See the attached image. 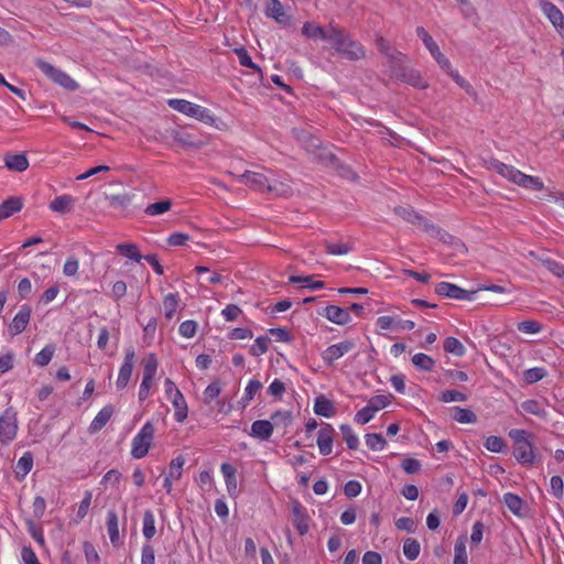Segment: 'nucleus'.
<instances>
[{
    "label": "nucleus",
    "instance_id": "obj_15",
    "mask_svg": "<svg viewBox=\"0 0 564 564\" xmlns=\"http://www.w3.org/2000/svg\"><path fill=\"white\" fill-rule=\"evenodd\" d=\"M336 26L337 25L329 24L327 28H323L313 21H307L302 26V34L307 39L324 40L330 42L333 29H336Z\"/></svg>",
    "mask_w": 564,
    "mask_h": 564
},
{
    "label": "nucleus",
    "instance_id": "obj_59",
    "mask_svg": "<svg viewBox=\"0 0 564 564\" xmlns=\"http://www.w3.org/2000/svg\"><path fill=\"white\" fill-rule=\"evenodd\" d=\"M270 339L267 336H259L250 347V354L252 356H261L269 349Z\"/></svg>",
    "mask_w": 564,
    "mask_h": 564
},
{
    "label": "nucleus",
    "instance_id": "obj_60",
    "mask_svg": "<svg viewBox=\"0 0 564 564\" xmlns=\"http://www.w3.org/2000/svg\"><path fill=\"white\" fill-rule=\"evenodd\" d=\"M375 410L370 405H366L362 409H360L354 417V421L357 424L364 425L370 422L376 416Z\"/></svg>",
    "mask_w": 564,
    "mask_h": 564
},
{
    "label": "nucleus",
    "instance_id": "obj_19",
    "mask_svg": "<svg viewBox=\"0 0 564 564\" xmlns=\"http://www.w3.org/2000/svg\"><path fill=\"white\" fill-rule=\"evenodd\" d=\"M334 435L335 430L328 423H324L319 429L316 443L322 455L326 456L333 452Z\"/></svg>",
    "mask_w": 564,
    "mask_h": 564
},
{
    "label": "nucleus",
    "instance_id": "obj_31",
    "mask_svg": "<svg viewBox=\"0 0 564 564\" xmlns=\"http://www.w3.org/2000/svg\"><path fill=\"white\" fill-rule=\"evenodd\" d=\"M174 408V420L178 423H183L188 415V406L183 393L178 395H174V398L170 399Z\"/></svg>",
    "mask_w": 564,
    "mask_h": 564
},
{
    "label": "nucleus",
    "instance_id": "obj_44",
    "mask_svg": "<svg viewBox=\"0 0 564 564\" xmlns=\"http://www.w3.org/2000/svg\"><path fill=\"white\" fill-rule=\"evenodd\" d=\"M56 347L54 344H47L41 351H39L34 357V364L39 367H45L47 366L54 354H55Z\"/></svg>",
    "mask_w": 564,
    "mask_h": 564
},
{
    "label": "nucleus",
    "instance_id": "obj_4",
    "mask_svg": "<svg viewBox=\"0 0 564 564\" xmlns=\"http://www.w3.org/2000/svg\"><path fill=\"white\" fill-rule=\"evenodd\" d=\"M510 438L513 441V455L521 465L532 466L535 462V453L533 447V435L520 429H513L509 432Z\"/></svg>",
    "mask_w": 564,
    "mask_h": 564
},
{
    "label": "nucleus",
    "instance_id": "obj_62",
    "mask_svg": "<svg viewBox=\"0 0 564 564\" xmlns=\"http://www.w3.org/2000/svg\"><path fill=\"white\" fill-rule=\"evenodd\" d=\"M399 318L394 316L383 315L379 316L376 321V325L382 330H394L398 329Z\"/></svg>",
    "mask_w": 564,
    "mask_h": 564
},
{
    "label": "nucleus",
    "instance_id": "obj_46",
    "mask_svg": "<svg viewBox=\"0 0 564 564\" xmlns=\"http://www.w3.org/2000/svg\"><path fill=\"white\" fill-rule=\"evenodd\" d=\"M420 552H421V545L416 539L408 538L404 540L403 554L408 560H410V561L416 560L420 555Z\"/></svg>",
    "mask_w": 564,
    "mask_h": 564
},
{
    "label": "nucleus",
    "instance_id": "obj_2",
    "mask_svg": "<svg viewBox=\"0 0 564 564\" xmlns=\"http://www.w3.org/2000/svg\"><path fill=\"white\" fill-rule=\"evenodd\" d=\"M488 167L523 188L533 191H542L544 188V184L540 177L527 175L514 166L505 164L499 160L491 159L488 163Z\"/></svg>",
    "mask_w": 564,
    "mask_h": 564
},
{
    "label": "nucleus",
    "instance_id": "obj_51",
    "mask_svg": "<svg viewBox=\"0 0 564 564\" xmlns=\"http://www.w3.org/2000/svg\"><path fill=\"white\" fill-rule=\"evenodd\" d=\"M235 53L238 56L240 65L253 69L256 73L259 74L260 77H262L261 68L252 62L249 53L245 47L235 48Z\"/></svg>",
    "mask_w": 564,
    "mask_h": 564
},
{
    "label": "nucleus",
    "instance_id": "obj_17",
    "mask_svg": "<svg viewBox=\"0 0 564 564\" xmlns=\"http://www.w3.org/2000/svg\"><path fill=\"white\" fill-rule=\"evenodd\" d=\"M239 182L248 185L256 191H272L273 187L270 185L268 177L259 172L246 171L239 176Z\"/></svg>",
    "mask_w": 564,
    "mask_h": 564
},
{
    "label": "nucleus",
    "instance_id": "obj_38",
    "mask_svg": "<svg viewBox=\"0 0 564 564\" xmlns=\"http://www.w3.org/2000/svg\"><path fill=\"white\" fill-rule=\"evenodd\" d=\"M290 283L301 284L303 288H307L311 290H321L325 286L323 281L314 280L312 275H291L289 278Z\"/></svg>",
    "mask_w": 564,
    "mask_h": 564
},
{
    "label": "nucleus",
    "instance_id": "obj_33",
    "mask_svg": "<svg viewBox=\"0 0 564 564\" xmlns=\"http://www.w3.org/2000/svg\"><path fill=\"white\" fill-rule=\"evenodd\" d=\"M314 412L317 415L329 419L335 415V408L330 400L324 395H319L315 399Z\"/></svg>",
    "mask_w": 564,
    "mask_h": 564
},
{
    "label": "nucleus",
    "instance_id": "obj_53",
    "mask_svg": "<svg viewBox=\"0 0 564 564\" xmlns=\"http://www.w3.org/2000/svg\"><path fill=\"white\" fill-rule=\"evenodd\" d=\"M339 430L343 434V438L346 442L348 448L350 449H357L359 446V438L348 424H341L339 426Z\"/></svg>",
    "mask_w": 564,
    "mask_h": 564
},
{
    "label": "nucleus",
    "instance_id": "obj_64",
    "mask_svg": "<svg viewBox=\"0 0 564 564\" xmlns=\"http://www.w3.org/2000/svg\"><path fill=\"white\" fill-rule=\"evenodd\" d=\"M517 328L524 334H539L542 330L541 324L532 319L518 323Z\"/></svg>",
    "mask_w": 564,
    "mask_h": 564
},
{
    "label": "nucleus",
    "instance_id": "obj_40",
    "mask_svg": "<svg viewBox=\"0 0 564 564\" xmlns=\"http://www.w3.org/2000/svg\"><path fill=\"white\" fill-rule=\"evenodd\" d=\"M116 251L135 262H140L142 259L139 247L135 243H119L116 247Z\"/></svg>",
    "mask_w": 564,
    "mask_h": 564
},
{
    "label": "nucleus",
    "instance_id": "obj_9",
    "mask_svg": "<svg viewBox=\"0 0 564 564\" xmlns=\"http://www.w3.org/2000/svg\"><path fill=\"white\" fill-rule=\"evenodd\" d=\"M167 105L172 109H174L181 113H184L188 117L198 119L199 121L208 122V121L213 120V117H212L209 110H207L206 108H204L199 105L193 104L188 100L170 99V100H167Z\"/></svg>",
    "mask_w": 564,
    "mask_h": 564
},
{
    "label": "nucleus",
    "instance_id": "obj_27",
    "mask_svg": "<svg viewBox=\"0 0 564 564\" xmlns=\"http://www.w3.org/2000/svg\"><path fill=\"white\" fill-rule=\"evenodd\" d=\"M405 62L406 56L399 51L387 57V66L389 67L392 77L398 79L400 74L408 68Z\"/></svg>",
    "mask_w": 564,
    "mask_h": 564
},
{
    "label": "nucleus",
    "instance_id": "obj_61",
    "mask_svg": "<svg viewBox=\"0 0 564 564\" xmlns=\"http://www.w3.org/2000/svg\"><path fill=\"white\" fill-rule=\"evenodd\" d=\"M198 324L193 319H187L181 323L178 333L184 338H193L197 333Z\"/></svg>",
    "mask_w": 564,
    "mask_h": 564
},
{
    "label": "nucleus",
    "instance_id": "obj_3",
    "mask_svg": "<svg viewBox=\"0 0 564 564\" xmlns=\"http://www.w3.org/2000/svg\"><path fill=\"white\" fill-rule=\"evenodd\" d=\"M333 148L325 143H310L306 151L316 163L337 171L343 177L355 180L357 177L356 174L348 166L340 163L333 152Z\"/></svg>",
    "mask_w": 564,
    "mask_h": 564
},
{
    "label": "nucleus",
    "instance_id": "obj_48",
    "mask_svg": "<svg viewBox=\"0 0 564 564\" xmlns=\"http://www.w3.org/2000/svg\"><path fill=\"white\" fill-rule=\"evenodd\" d=\"M134 195L131 193H122V194H112L107 196L109 205L113 208H126L128 207Z\"/></svg>",
    "mask_w": 564,
    "mask_h": 564
},
{
    "label": "nucleus",
    "instance_id": "obj_56",
    "mask_svg": "<svg viewBox=\"0 0 564 564\" xmlns=\"http://www.w3.org/2000/svg\"><path fill=\"white\" fill-rule=\"evenodd\" d=\"M220 392H221V384L219 381H214V382L209 383L203 392L204 403L210 404L214 400H216L220 395Z\"/></svg>",
    "mask_w": 564,
    "mask_h": 564
},
{
    "label": "nucleus",
    "instance_id": "obj_34",
    "mask_svg": "<svg viewBox=\"0 0 564 564\" xmlns=\"http://www.w3.org/2000/svg\"><path fill=\"white\" fill-rule=\"evenodd\" d=\"M398 79L412 85L415 88H425L427 86L420 73L410 67L401 73Z\"/></svg>",
    "mask_w": 564,
    "mask_h": 564
},
{
    "label": "nucleus",
    "instance_id": "obj_8",
    "mask_svg": "<svg viewBox=\"0 0 564 564\" xmlns=\"http://www.w3.org/2000/svg\"><path fill=\"white\" fill-rule=\"evenodd\" d=\"M36 67L46 75L50 79H52L55 84L74 91L78 88V84L65 72L54 67L52 64L37 58L35 61Z\"/></svg>",
    "mask_w": 564,
    "mask_h": 564
},
{
    "label": "nucleus",
    "instance_id": "obj_26",
    "mask_svg": "<svg viewBox=\"0 0 564 564\" xmlns=\"http://www.w3.org/2000/svg\"><path fill=\"white\" fill-rule=\"evenodd\" d=\"M113 414V406L111 404L104 406L94 420L90 422L88 427L90 433H97L106 426Z\"/></svg>",
    "mask_w": 564,
    "mask_h": 564
},
{
    "label": "nucleus",
    "instance_id": "obj_63",
    "mask_svg": "<svg viewBox=\"0 0 564 564\" xmlns=\"http://www.w3.org/2000/svg\"><path fill=\"white\" fill-rule=\"evenodd\" d=\"M440 400L445 403L465 402L467 397L465 393L457 390H445L441 393Z\"/></svg>",
    "mask_w": 564,
    "mask_h": 564
},
{
    "label": "nucleus",
    "instance_id": "obj_43",
    "mask_svg": "<svg viewBox=\"0 0 564 564\" xmlns=\"http://www.w3.org/2000/svg\"><path fill=\"white\" fill-rule=\"evenodd\" d=\"M452 417L454 421L462 424L475 423L477 421V416L471 410L459 406L452 409Z\"/></svg>",
    "mask_w": 564,
    "mask_h": 564
},
{
    "label": "nucleus",
    "instance_id": "obj_32",
    "mask_svg": "<svg viewBox=\"0 0 564 564\" xmlns=\"http://www.w3.org/2000/svg\"><path fill=\"white\" fill-rule=\"evenodd\" d=\"M107 532L110 539V542L113 545H118L120 542V532H119V519L117 513L113 510H109L107 512Z\"/></svg>",
    "mask_w": 564,
    "mask_h": 564
},
{
    "label": "nucleus",
    "instance_id": "obj_52",
    "mask_svg": "<svg viewBox=\"0 0 564 564\" xmlns=\"http://www.w3.org/2000/svg\"><path fill=\"white\" fill-rule=\"evenodd\" d=\"M547 376V371L543 367H533L527 369L523 372V379L528 384H533L535 382L541 381Z\"/></svg>",
    "mask_w": 564,
    "mask_h": 564
},
{
    "label": "nucleus",
    "instance_id": "obj_22",
    "mask_svg": "<svg viewBox=\"0 0 564 564\" xmlns=\"http://www.w3.org/2000/svg\"><path fill=\"white\" fill-rule=\"evenodd\" d=\"M76 197L72 195H59L56 196L51 203L48 204L50 210L53 213H57L61 215L69 214L74 210L75 204H76Z\"/></svg>",
    "mask_w": 564,
    "mask_h": 564
},
{
    "label": "nucleus",
    "instance_id": "obj_36",
    "mask_svg": "<svg viewBox=\"0 0 564 564\" xmlns=\"http://www.w3.org/2000/svg\"><path fill=\"white\" fill-rule=\"evenodd\" d=\"M503 502L514 516H517V517L523 516L522 511H523L524 502L519 496H517L512 492H507L503 495Z\"/></svg>",
    "mask_w": 564,
    "mask_h": 564
},
{
    "label": "nucleus",
    "instance_id": "obj_18",
    "mask_svg": "<svg viewBox=\"0 0 564 564\" xmlns=\"http://www.w3.org/2000/svg\"><path fill=\"white\" fill-rule=\"evenodd\" d=\"M31 313L32 310L28 304L20 307L19 312L9 325V333L12 336L19 335L25 330L31 319Z\"/></svg>",
    "mask_w": 564,
    "mask_h": 564
},
{
    "label": "nucleus",
    "instance_id": "obj_14",
    "mask_svg": "<svg viewBox=\"0 0 564 564\" xmlns=\"http://www.w3.org/2000/svg\"><path fill=\"white\" fill-rule=\"evenodd\" d=\"M292 520L300 535H305L310 530V516L307 509L297 500L292 502Z\"/></svg>",
    "mask_w": 564,
    "mask_h": 564
},
{
    "label": "nucleus",
    "instance_id": "obj_5",
    "mask_svg": "<svg viewBox=\"0 0 564 564\" xmlns=\"http://www.w3.org/2000/svg\"><path fill=\"white\" fill-rule=\"evenodd\" d=\"M156 429L151 421H147L131 441L130 454L134 459L145 457L152 447Z\"/></svg>",
    "mask_w": 564,
    "mask_h": 564
},
{
    "label": "nucleus",
    "instance_id": "obj_35",
    "mask_svg": "<svg viewBox=\"0 0 564 564\" xmlns=\"http://www.w3.org/2000/svg\"><path fill=\"white\" fill-rule=\"evenodd\" d=\"M142 534L148 541L153 539L154 535L156 534L155 517L153 511L150 509L145 510L143 513Z\"/></svg>",
    "mask_w": 564,
    "mask_h": 564
},
{
    "label": "nucleus",
    "instance_id": "obj_10",
    "mask_svg": "<svg viewBox=\"0 0 564 564\" xmlns=\"http://www.w3.org/2000/svg\"><path fill=\"white\" fill-rule=\"evenodd\" d=\"M435 293L444 297L470 302L475 300L477 291H468L449 282H440L435 286Z\"/></svg>",
    "mask_w": 564,
    "mask_h": 564
},
{
    "label": "nucleus",
    "instance_id": "obj_29",
    "mask_svg": "<svg viewBox=\"0 0 564 564\" xmlns=\"http://www.w3.org/2000/svg\"><path fill=\"white\" fill-rule=\"evenodd\" d=\"M521 409L523 412L535 415L543 420H546L549 415L545 404L534 399L523 401L521 403Z\"/></svg>",
    "mask_w": 564,
    "mask_h": 564
},
{
    "label": "nucleus",
    "instance_id": "obj_12",
    "mask_svg": "<svg viewBox=\"0 0 564 564\" xmlns=\"http://www.w3.org/2000/svg\"><path fill=\"white\" fill-rule=\"evenodd\" d=\"M395 214L403 220L417 226L425 232L432 234L436 230V227L432 223H430L423 215L419 214L412 208L398 207L395 208Z\"/></svg>",
    "mask_w": 564,
    "mask_h": 564
},
{
    "label": "nucleus",
    "instance_id": "obj_57",
    "mask_svg": "<svg viewBox=\"0 0 564 564\" xmlns=\"http://www.w3.org/2000/svg\"><path fill=\"white\" fill-rule=\"evenodd\" d=\"M416 34L424 43L425 47L430 51V53L433 55L435 53H438L440 47L435 43V41L432 39V36L427 33V31L423 26L416 28Z\"/></svg>",
    "mask_w": 564,
    "mask_h": 564
},
{
    "label": "nucleus",
    "instance_id": "obj_30",
    "mask_svg": "<svg viewBox=\"0 0 564 564\" xmlns=\"http://www.w3.org/2000/svg\"><path fill=\"white\" fill-rule=\"evenodd\" d=\"M22 200L19 197H10L0 204V221L19 213L22 209Z\"/></svg>",
    "mask_w": 564,
    "mask_h": 564
},
{
    "label": "nucleus",
    "instance_id": "obj_16",
    "mask_svg": "<svg viewBox=\"0 0 564 564\" xmlns=\"http://www.w3.org/2000/svg\"><path fill=\"white\" fill-rule=\"evenodd\" d=\"M539 6L558 33L564 35V15L561 10L555 4L546 0H541Z\"/></svg>",
    "mask_w": 564,
    "mask_h": 564
},
{
    "label": "nucleus",
    "instance_id": "obj_42",
    "mask_svg": "<svg viewBox=\"0 0 564 564\" xmlns=\"http://www.w3.org/2000/svg\"><path fill=\"white\" fill-rule=\"evenodd\" d=\"M265 13L279 23H283L286 20L284 9L280 0H270L267 4Z\"/></svg>",
    "mask_w": 564,
    "mask_h": 564
},
{
    "label": "nucleus",
    "instance_id": "obj_50",
    "mask_svg": "<svg viewBox=\"0 0 564 564\" xmlns=\"http://www.w3.org/2000/svg\"><path fill=\"white\" fill-rule=\"evenodd\" d=\"M366 445L369 449L379 452L382 451L386 445L387 441L384 437L379 433H368L365 436Z\"/></svg>",
    "mask_w": 564,
    "mask_h": 564
},
{
    "label": "nucleus",
    "instance_id": "obj_1",
    "mask_svg": "<svg viewBox=\"0 0 564 564\" xmlns=\"http://www.w3.org/2000/svg\"><path fill=\"white\" fill-rule=\"evenodd\" d=\"M330 44L335 52L347 61L357 62L366 56L362 44L352 40L343 28L336 26V29H333Z\"/></svg>",
    "mask_w": 564,
    "mask_h": 564
},
{
    "label": "nucleus",
    "instance_id": "obj_37",
    "mask_svg": "<svg viewBox=\"0 0 564 564\" xmlns=\"http://www.w3.org/2000/svg\"><path fill=\"white\" fill-rule=\"evenodd\" d=\"M33 467V455L31 452H25L15 465V475L19 478H24Z\"/></svg>",
    "mask_w": 564,
    "mask_h": 564
},
{
    "label": "nucleus",
    "instance_id": "obj_20",
    "mask_svg": "<svg viewBox=\"0 0 564 564\" xmlns=\"http://www.w3.org/2000/svg\"><path fill=\"white\" fill-rule=\"evenodd\" d=\"M220 471L223 474L226 490L229 497L236 499L239 495L238 481H237V468L229 463H223L220 465Z\"/></svg>",
    "mask_w": 564,
    "mask_h": 564
},
{
    "label": "nucleus",
    "instance_id": "obj_41",
    "mask_svg": "<svg viewBox=\"0 0 564 564\" xmlns=\"http://www.w3.org/2000/svg\"><path fill=\"white\" fill-rule=\"evenodd\" d=\"M411 361L416 369L423 371H432L435 367V360L431 356L423 352L413 355Z\"/></svg>",
    "mask_w": 564,
    "mask_h": 564
},
{
    "label": "nucleus",
    "instance_id": "obj_54",
    "mask_svg": "<svg viewBox=\"0 0 564 564\" xmlns=\"http://www.w3.org/2000/svg\"><path fill=\"white\" fill-rule=\"evenodd\" d=\"M454 561L453 564H467L468 556L466 551V542L464 539H458L454 546Z\"/></svg>",
    "mask_w": 564,
    "mask_h": 564
},
{
    "label": "nucleus",
    "instance_id": "obj_7",
    "mask_svg": "<svg viewBox=\"0 0 564 564\" xmlns=\"http://www.w3.org/2000/svg\"><path fill=\"white\" fill-rule=\"evenodd\" d=\"M18 416L12 406H8L0 414V444L3 446L12 443L18 435Z\"/></svg>",
    "mask_w": 564,
    "mask_h": 564
},
{
    "label": "nucleus",
    "instance_id": "obj_11",
    "mask_svg": "<svg viewBox=\"0 0 564 564\" xmlns=\"http://www.w3.org/2000/svg\"><path fill=\"white\" fill-rule=\"evenodd\" d=\"M356 347L354 340H343L328 346L322 351L321 357L327 366H333L335 361L344 357Z\"/></svg>",
    "mask_w": 564,
    "mask_h": 564
},
{
    "label": "nucleus",
    "instance_id": "obj_21",
    "mask_svg": "<svg viewBox=\"0 0 564 564\" xmlns=\"http://www.w3.org/2000/svg\"><path fill=\"white\" fill-rule=\"evenodd\" d=\"M322 315L337 325H347L351 321L349 311L337 305H327Z\"/></svg>",
    "mask_w": 564,
    "mask_h": 564
},
{
    "label": "nucleus",
    "instance_id": "obj_47",
    "mask_svg": "<svg viewBox=\"0 0 564 564\" xmlns=\"http://www.w3.org/2000/svg\"><path fill=\"white\" fill-rule=\"evenodd\" d=\"M443 348L446 352L456 357H463L466 354L464 345L455 337H447L444 340Z\"/></svg>",
    "mask_w": 564,
    "mask_h": 564
},
{
    "label": "nucleus",
    "instance_id": "obj_45",
    "mask_svg": "<svg viewBox=\"0 0 564 564\" xmlns=\"http://www.w3.org/2000/svg\"><path fill=\"white\" fill-rule=\"evenodd\" d=\"M171 208H172V202L170 199H163L160 202L149 204L145 207L144 213L148 216L153 217V216L163 215V214L167 213Z\"/></svg>",
    "mask_w": 564,
    "mask_h": 564
},
{
    "label": "nucleus",
    "instance_id": "obj_25",
    "mask_svg": "<svg viewBox=\"0 0 564 564\" xmlns=\"http://www.w3.org/2000/svg\"><path fill=\"white\" fill-rule=\"evenodd\" d=\"M3 160L6 167L13 172H23L29 167V161L24 153H8Z\"/></svg>",
    "mask_w": 564,
    "mask_h": 564
},
{
    "label": "nucleus",
    "instance_id": "obj_49",
    "mask_svg": "<svg viewBox=\"0 0 564 564\" xmlns=\"http://www.w3.org/2000/svg\"><path fill=\"white\" fill-rule=\"evenodd\" d=\"M262 389V383L257 380L252 379L248 382L247 387L245 388L243 395L241 397V402L243 405L250 404V402L253 400L254 395Z\"/></svg>",
    "mask_w": 564,
    "mask_h": 564
},
{
    "label": "nucleus",
    "instance_id": "obj_24",
    "mask_svg": "<svg viewBox=\"0 0 564 564\" xmlns=\"http://www.w3.org/2000/svg\"><path fill=\"white\" fill-rule=\"evenodd\" d=\"M273 434L269 420H257L251 424L250 435L260 441H268Z\"/></svg>",
    "mask_w": 564,
    "mask_h": 564
},
{
    "label": "nucleus",
    "instance_id": "obj_23",
    "mask_svg": "<svg viewBox=\"0 0 564 564\" xmlns=\"http://www.w3.org/2000/svg\"><path fill=\"white\" fill-rule=\"evenodd\" d=\"M272 424V430H282L283 434L286 433V430L293 422V414L288 410H278L271 414L270 420Z\"/></svg>",
    "mask_w": 564,
    "mask_h": 564
},
{
    "label": "nucleus",
    "instance_id": "obj_58",
    "mask_svg": "<svg viewBox=\"0 0 564 564\" xmlns=\"http://www.w3.org/2000/svg\"><path fill=\"white\" fill-rule=\"evenodd\" d=\"M484 446L491 453H502L506 449L505 441L501 437L495 435L488 436L484 442Z\"/></svg>",
    "mask_w": 564,
    "mask_h": 564
},
{
    "label": "nucleus",
    "instance_id": "obj_6",
    "mask_svg": "<svg viewBox=\"0 0 564 564\" xmlns=\"http://www.w3.org/2000/svg\"><path fill=\"white\" fill-rule=\"evenodd\" d=\"M143 372L142 381L139 388L138 398L140 402L147 400L150 395L151 388L154 384L159 361L154 354H149L142 361Z\"/></svg>",
    "mask_w": 564,
    "mask_h": 564
},
{
    "label": "nucleus",
    "instance_id": "obj_55",
    "mask_svg": "<svg viewBox=\"0 0 564 564\" xmlns=\"http://www.w3.org/2000/svg\"><path fill=\"white\" fill-rule=\"evenodd\" d=\"M184 464L185 459L183 456L173 458L170 463L166 477L178 480L182 477Z\"/></svg>",
    "mask_w": 564,
    "mask_h": 564
},
{
    "label": "nucleus",
    "instance_id": "obj_39",
    "mask_svg": "<svg viewBox=\"0 0 564 564\" xmlns=\"http://www.w3.org/2000/svg\"><path fill=\"white\" fill-rule=\"evenodd\" d=\"M325 249L328 254L345 256L348 254L354 249V246L350 242L344 241H325Z\"/></svg>",
    "mask_w": 564,
    "mask_h": 564
},
{
    "label": "nucleus",
    "instance_id": "obj_28",
    "mask_svg": "<svg viewBox=\"0 0 564 564\" xmlns=\"http://www.w3.org/2000/svg\"><path fill=\"white\" fill-rule=\"evenodd\" d=\"M162 303L164 316L167 321H171L181 306V296L177 292L169 293L163 296Z\"/></svg>",
    "mask_w": 564,
    "mask_h": 564
},
{
    "label": "nucleus",
    "instance_id": "obj_13",
    "mask_svg": "<svg viewBox=\"0 0 564 564\" xmlns=\"http://www.w3.org/2000/svg\"><path fill=\"white\" fill-rule=\"evenodd\" d=\"M134 361V349L132 347L127 348L124 350L123 362L119 368L118 378L116 381L117 389L122 390L128 386L133 372Z\"/></svg>",
    "mask_w": 564,
    "mask_h": 564
}]
</instances>
